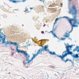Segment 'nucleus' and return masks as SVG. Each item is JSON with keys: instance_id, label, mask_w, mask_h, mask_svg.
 Here are the masks:
<instances>
[{"instance_id": "f257e3e1", "label": "nucleus", "mask_w": 79, "mask_h": 79, "mask_svg": "<svg viewBox=\"0 0 79 79\" xmlns=\"http://www.w3.org/2000/svg\"><path fill=\"white\" fill-rule=\"evenodd\" d=\"M42 50H39L35 54H33V56L31 58V59L30 60H29L28 61H28V62H26V60H24L23 61L24 65H25V64L27 63H29L30 62H31V61H32V60H34L35 57L37 56L38 55V54L40 53H42Z\"/></svg>"}, {"instance_id": "f03ea898", "label": "nucleus", "mask_w": 79, "mask_h": 79, "mask_svg": "<svg viewBox=\"0 0 79 79\" xmlns=\"http://www.w3.org/2000/svg\"><path fill=\"white\" fill-rule=\"evenodd\" d=\"M17 52L18 53H21L24 54L25 56L26 57V61H29V58H30V55L27 54L26 51H24L23 50H17Z\"/></svg>"}, {"instance_id": "7ed1b4c3", "label": "nucleus", "mask_w": 79, "mask_h": 79, "mask_svg": "<svg viewBox=\"0 0 79 79\" xmlns=\"http://www.w3.org/2000/svg\"><path fill=\"white\" fill-rule=\"evenodd\" d=\"M72 10H70L69 11V13H72V15H76L77 13V11L76 10V6L74 5H73L72 6Z\"/></svg>"}, {"instance_id": "20e7f679", "label": "nucleus", "mask_w": 79, "mask_h": 79, "mask_svg": "<svg viewBox=\"0 0 79 79\" xmlns=\"http://www.w3.org/2000/svg\"><path fill=\"white\" fill-rule=\"evenodd\" d=\"M67 56V54L65 53L64 54V55H62V56H58V57H60V58H61V60L62 61H64L65 63H66L67 61H71V60H69L68 59H67L66 60H64V58L65 57V56Z\"/></svg>"}, {"instance_id": "39448f33", "label": "nucleus", "mask_w": 79, "mask_h": 79, "mask_svg": "<svg viewBox=\"0 0 79 79\" xmlns=\"http://www.w3.org/2000/svg\"><path fill=\"white\" fill-rule=\"evenodd\" d=\"M10 2H12V3H20L22 1V0H9ZM27 0H22L23 2H25Z\"/></svg>"}, {"instance_id": "423d86ee", "label": "nucleus", "mask_w": 79, "mask_h": 79, "mask_svg": "<svg viewBox=\"0 0 79 79\" xmlns=\"http://www.w3.org/2000/svg\"><path fill=\"white\" fill-rule=\"evenodd\" d=\"M67 45H66V44H65V45H66L65 48L66 50H71L72 48H73V47L75 45H70L68 43H67Z\"/></svg>"}, {"instance_id": "0eeeda50", "label": "nucleus", "mask_w": 79, "mask_h": 79, "mask_svg": "<svg viewBox=\"0 0 79 79\" xmlns=\"http://www.w3.org/2000/svg\"><path fill=\"white\" fill-rule=\"evenodd\" d=\"M67 53L66 52H64L63 53L62 55H64V54H65L66 53L67 55H72L73 54V52L71 51H69V50H67Z\"/></svg>"}, {"instance_id": "6e6552de", "label": "nucleus", "mask_w": 79, "mask_h": 79, "mask_svg": "<svg viewBox=\"0 0 79 79\" xmlns=\"http://www.w3.org/2000/svg\"><path fill=\"white\" fill-rule=\"evenodd\" d=\"M10 44L11 45H18L16 47V50H18V48H19V47L18 46H19V44H18H18H17V43L16 42H11L10 41Z\"/></svg>"}, {"instance_id": "1a4fd4ad", "label": "nucleus", "mask_w": 79, "mask_h": 79, "mask_svg": "<svg viewBox=\"0 0 79 79\" xmlns=\"http://www.w3.org/2000/svg\"><path fill=\"white\" fill-rule=\"evenodd\" d=\"M40 46L42 48L40 49V50H48V45H45L44 46L41 45Z\"/></svg>"}, {"instance_id": "9d476101", "label": "nucleus", "mask_w": 79, "mask_h": 79, "mask_svg": "<svg viewBox=\"0 0 79 79\" xmlns=\"http://www.w3.org/2000/svg\"><path fill=\"white\" fill-rule=\"evenodd\" d=\"M73 31V29L72 28V30L69 32V33H65V34L64 35V37H69V33H71V32H72Z\"/></svg>"}, {"instance_id": "9b49d317", "label": "nucleus", "mask_w": 79, "mask_h": 79, "mask_svg": "<svg viewBox=\"0 0 79 79\" xmlns=\"http://www.w3.org/2000/svg\"><path fill=\"white\" fill-rule=\"evenodd\" d=\"M53 29L52 30V31H51L49 32H48V33H52V34L54 35V37H56V35L55 33H53V31H55L56 30L55 29H54V28H53Z\"/></svg>"}, {"instance_id": "f8f14e48", "label": "nucleus", "mask_w": 79, "mask_h": 79, "mask_svg": "<svg viewBox=\"0 0 79 79\" xmlns=\"http://www.w3.org/2000/svg\"><path fill=\"white\" fill-rule=\"evenodd\" d=\"M8 45H11V41L8 42V41H7V43L5 44V47H8Z\"/></svg>"}, {"instance_id": "ddd939ff", "label": "nucleus", "mask_w": 79, "mask_h": 79, "mask_svg": "<svg viewBox=\"0 0 79 79\" xmlns=\"http://www.w3.org/2000/svg\"><path fill=\"white\" fill-rule=\"evenodd\" d=\"M73 56L74 58H78L79 57V56H78V54H76L75 55H73Z\"/></svg>"}, {"instance_id": "4468645a", "label": "nucleus", "mask_w": 79, "mask_h": 79, "mask_svg": "<svg viewBox=\"0 0 79 79\" xmlns=\"http://www.w3.org/2000/svg\"><path fill=\"white\" fill-rule=\"evenodd\" d=\"M49 53L50 54V55H56V54L55 53V52H50Z\"/></svg>"}, {"instance_id": "2eb2a0df", "label": "nucleus", "mask_w": 79, "mask_h": 79, "mask_svg": "<svg viewBox=\"0 0 79 79\" xmlns=\"http://www.w3.org/2000/svg\"><path fill=\"white\" fill-rule=\"evenodd\" d=\"M60 19V18H57L55 19V22L54 23V25H55V24H56V21H57L58 20V19Z\"/></svg>"}, {"instance_id": "dca6fc26", "label": "nucleus", "mask_w": 79, "mask_h": 79, "mask_svg": "<svg viewBox=\"0 0 79 79\" xmlns=\"http://www.w3.org/2000/svg\"><path fill=\"white\" fill-rule=\"evenodd\" d=\"M73 50H79V47L78 46H77Z\"/></svg>"}, {"instance_id": "f3484780", "label": "nucleus", "mask_w": 79, "mask_h": 79, "mask_svg": "<svg viewBox=\"0 0 79 79\" xmlns=\"http://www.w3.org/2000/svg\"><path fill=\"white\" fill-rule=\"evenodd\" d=\"M6 38V37H5V38H4L3 40L2 41V43H5V38Z\"/></svg>"}, {"instance_id": "a211bd4d", "label": "nucleus", "mask_w": 79, "mask_h": 79, "mask_svg": "<svg viewBox=\"0 0 79 79\" xmlns=\"http://www.w3.org/2000/svg\"><path fill=\"white\" fill-rule=\"evenodd\" d=\"M65 39H66V38H61V40H65Z\"/></svg>"}, {"instance_id": "6ab92c4d", "label": "nucleus", "mask_w": 79, "mask_h": 79, "mask_svg": "<svg viewBox=\"0 0 79 79\" xmlns=\"http://www.w3.org/2000/svg\"><path fill=\"white\" fill-rule=\"evenodd\" d=\"M3 38V36H2V35L0 34V39H2Z\"/></svg>"}, {"instance_id": "aec40b11", "label": "nucleus", "mask_w": 79, "mask_h": 79, "mask_svg": "<svg viewBox=\"0 0 79 79\" xmlns=\"http://www.w3.org/2000/svg\"><path fill=\"white\" fill-rule=\"evenodd\" d=\"M41 33H42V34H44V31H41Z\"/></svg>"}, {"instance_id": "412c9836", "label": "nucleus", "mask_w": 79, "mask_h": 79, "mask_svg": "<svg viewBox=\"0 0 79 79\" xmlns=\"http://www.w3.org/2000/svg\"><path fill=\"white\" fill-rule=\"evenodd\" d=\"M23 47H25V48L27 47L26 46L23 45Z\"/></svg>"}, {"instance_id": "4be33fe9", "label": "nucleus", "mask_w": 79, "mask_h": 79, "mask_svg": "<svg viewBox=\"0 0 79 79\" xmlns=\"http://www.w3.org/2000/svg\"><path fill=\"white\" fill-rule=\"evenodd\" d=\"M13 55H14V53L13 52H12L11 55L13 56Z\"/></svg>"}, {"instance_id": "5701e85b", "label": "nucleus", "mask_w": 79, "mask_h": 79, "mask_svg": "<svg viewBox=\"0 0 79 79\" xmlns=\"http://www.w3.org/2000/svg\"><path fill=\"white\" fill-rule=\"evenodd\" d=\"M30 9L31 10H32V9H33V8H30Z\"/></svg>"}, {"instance_id": "b1692460", "label": "nucleus", "mask_w": 79, "mask_h": 79, "mask_svg": "<svg viewBox=\"0 0 79 79\" xmlns=\"http://www.w3.org/2000/svg\"><path fill=\"white\" fill-rule=\"evenodd\" d=\"M77 52H79V50H77ZM78 54H79V53H78Z\"/></svg>"}, {"instance_id": "393cba45", "label": "nucleus", "mask_w": 79, "mask_h": 79, "mask_svg": "<svg viewBox=\"0 0 79 79\" xmlns=\"http://www.w3.org/2000/svg\"><path fill=\"white\" fill-rule=\"evenodd\" d=\"M28 45L29 46H30L31 45V44H28Z\"/></svg>"}, {"instance_id": "a878e982", "label": "nucleus", "mask_w": 79, "mask_h": 79, "mask_svg": "<svg viewBox=\"0 0 79 79\" xmlns=\"http://www.w3.org/2000/svg\"><path fill=\"white\" fill-rule=\"evenodd\" d=\"M40 0V1H41V2L42 1V0Z\"/></svg>"}, {"instance_id": "bb28decb", "label": "nucleus", "mask_w": 79, "mask_h": 79, "mask_svg": "<svg viewBox=\"0 0 79 79\" xmlns=\"http://www.w3.org/2000/svg\"><path fill=\"white\" fill-rule=\"evenodd\" d=\"M47 50H45V51H47Z\"/></svg>"}, {"instance_id": "cd10ccee", "label": "nucleus", "mask_w": 79, "mask_h": 79, "mask_svg": "<svg viewBox=\"0 0 79 79\" xmlns=\"http://www.w3.org/2000/svg\"><path fill=\"white\" fill-rule=\"evenodd\" d=\"M61 6H62V5H63L62 4H61Z\"/></svg>"}, {"instance_id": "c85d7f7f", "label": "nucleus", "mask_w": 79, "mask_h": 79, "mask_svg": "<svg viewBox=\"0 0 79 79\" xmlns=\"http://www.w3.org/2000/svg\"><path fill=\"white\" fill-rule=\"evenodd\" d=\"M0 42H1V39H0Z\"/></svg>"}, {"instance_id": "c756f323", "label": "nucleus", "mask_w": 79, "mask_h": 79, "mask_svg": "<svg viewBox=\"0 0 79 79\" xmlns=\"http://www.w3.org/2000/svg\"><path fill=\"white\" fill-rule=\"evenodd\" d=\"M71 0H69V1H71Z\"/></svg>"}, {"instance_id": "7c9ffc66", "label": "nucleus", "mask_w": 79, "mask_h": 79, "mask_svg": "<svg viewBox=\"0 0 79 79\" xmlns=\"http://www.w3.org/2000/svg\"><path fill=\"white\" fill-rule=\"evenodd\" d=\"M76 50H74V51H76Z\"/></svg>"}, {"instance_id": "2f4dec72", "label": "nucleus", "mask_w": 79, "mask_h": 79, "mask_svg": "<svg viewBox=\"0 0 79 79\" xmlns=\"http://www.w3.org/2000/svg\"><path fill=\"white\" fill-rule=\"evenodd\" d=\"M44 3V1H43Z\"/></svg>"}, {"instance_id": "473e14b6", "label": "nucleus", "mask_w": 79, "mask_h": 79, "mask_svg": "<svg viewBox=\"0 0 79 79\" xmlns=\"http://www.w3.org/2000/svg\"><path fill=\"white\" fill-rule=\"evenodd\" d=\"M45 26H44V27Z\"/></svg>"}]
</instances>
